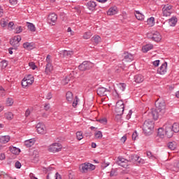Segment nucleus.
<instances>
[{"mask_svg": "<svg viewBox=\"0 0 179 179\" xmlns=\"http://www.w3.org/2000/svg\"><path fill=\"white\" fill-rule=\"evenodd\" d=\"M86 6L90 9V10H94L97 4L94 1H90L87 3Z\"/></svg>", "mask_w": 179, "mask_h": 179, "instance_id": "f3484780", "label": "nucleus"}, {"mask_svg": "<svg viewBox=\"0 0 179 179\" xmlns=\"http://www.w3.org/2000/svg\"><path fill=\"white\" fill-rule=\"evenodd\" d=\"M122 117V114L116 113L115 119L118 122L121 121Z\"/></svg>", "mask_w": 179, "mask_h": 179, "instance_id": "09e8293b", "label": "nucleus"}, {"mask_svg": "<svg viewBox=\"0 0 179 179\" xmlns=\"http://www.w3.org/2000/svg\"><path fill=\"white\" fill-rule=\"evenodd\" d=\"M147 37L148 38H150V40H152V41L159 42L162 40V35H160V33L158 31H155L153 34L152 33H148L147 34Z\"/></svg>", "mask_w": 179, "mask_h": 179, "instance_id": "39448f33", "label": "nucleus"}, {"mask_svg": "<svg viewBox=\"0 0 179 179\" xmlns=\"http://www.w3.org/2000/svg\"><path fill=\"white\" fill-rule=\"evenodd\" d=\"M171 129L173 132H175V134L179 132V124L174 123L173 124H171Z\"/></svg>", "mask_w": 179, "mask_h": 179, "instance_id": "c756f323", "label": "nucleus"}, {"mask_svg": "<svg viewBox=\"0 0 179 179\" xmlns=\"http://www.w3.org/2000/svg\"><path fill=\"white\" fill-rule=\"evenodd\" d=\"M178 21V19H177V17H172L171 19L169 20V23L170 26H172V27H174V26L177 24Z\"/></svg>", "mask_w": 179, "mask_h": 179, "instance_id": "b1692460", "label": "nucleus"}, {"mask_svg": "<svg viewBox=\"0 0 179 179\" xmlns=\"http://www.w3.org/2000/svg\"><path fill=\"white\" fill-rule=\"evenodd\" d=\"M166 72H167V62H165L159 68H158L157 73H159V75H164Z\"/></svg>", "mask_w": 179, "mask_h": 179, "instance_id": "9b49d317", "label": "nucleus"}, {"mask_svg": "<svg viewBox=\"0 0 179 179\" xmlns=\"http://www.w3.org/2000/svg\"><path fill=\"white\" fill-rule=\"evenodd\" d=\"M46 62L47 64H51L52 61H51V55H48L46 57Z\"/></svg>", "mask_w": 179, "mask_h": 179, "instance_id": "13d9d810", "label": "nucleus"}, {"mask_svg": "<svg viewBox=\"0 0 179 179\" xmlns=\"http://www.w3.org/2000/svg\"><path fill=\"white\" fill-rule=\"evenodd\" d=\"M88 170H90L91 171L93 170H96V166L90 163L82 164L80 166V171L81 173H87Z\"/></svg>", "mask_w": 179, "mask_h": 179, "instance_id": "7ed1b4c3", "label": "nucleus"}, {"mask_svg": "<svg viewBox=\"0 0 179 179\" xmlns=\"http://www.w3.org/2000/svg\"><path fill=\"white\" fill-rule=\"evenodd\" d=\"M66 99L68 101L72 103L73 100V94H72V92H67V93L66 94Z\"/></svg>", "mask_w": 179, "mask_h": 179, "instance_id": "c85d7f7f", "label": "nucleus"}, {"mask_svg": "<svg viewBox=\"0 0 179 179\" xmlns=\"http://www.w3.org/2000/svg\"><path fill=\"white\" fill-rule=\"evenodd\" d=\"M10 44L13 46L14 50H17V48L19 45H20V43L19 41H17L16 38H13L10 40Z\"/></svg>", "mask_w": 179, "mask_h": 179, "instance_id": "dca6fc26", "label": "nucleus"}, {"mask_svg": "<svg viewBox=\"0 0 179 179\" xmlns=\"http://www.w3.org/2000/svg\"><path fill=\"white\" fill-rule=\"evenodd\" d=\"M10 152H11L13 155H19V153H20V149L16 147H10Z\"/></svg>", "mask_w": 179, "mask_h": 179, "instance_id": "cd10ccee", "label": "nucleus"}, {"mask_svg": "<svg viewBox=\"0 0 179 179\" xmlns=\"http://www.w3.org/2000/svg\"><path fill=\"white\" fill-rule=\"evenodd\" d=\"M76 136L78 141H82V139H83V134L82 133V131H77Z\"/></svg>", "mask_w": 179, "mask_h": 179, "instance_id": "ea45409f", "label": "nucleus"}, {"mask_svg": "<svg viewBox=\"0 0 179 179\" xmlns=\"http://www.w3.org/2000/svg\"><path fill=\"white\" fill-rule=\"evenodd\" d=\"M173 6L171 5H164V7L162 8V13L163 16H171V13H173Z\"/></svg>", "mask_w": 179, "mask_h": 179, "instance_id": "6e6552de", "label": "nucleus"}, {"mask_svg": "<svg viewBox=\"0 0 179 179\" xmlns=\"http://www.w3.org/2000/svg\"><path fill=\"white\" fill-rule=\"evenodd\" d=\"M34 47H35L34 43L33 42L31 43L26 42L23 43V48L25 50H34Z\"/></svg>", "mask_w": 179, "mask_h": 179, "instance_id": "4468645a", "label": "nucleus"}, {"mask_svg": "<svg viewBox=\"0 0 179 179\" xmlns=\"http://www.w3.org/2000/svg\"><path fill=\"white\" fill-rule=\"evenodd\" d=\"M147 23L148 24H151V26H153V24H155V17H151L148 18L147 20Z\"/></svg>", "mask_w": 179, "mask_h": 179, "instance_id": "79ce46f5", "label": "nucleus"}, {"mask_svg": "<svg viewBox=\"0 0 179 179\" xmlns=\"http://www.w3.org/2000/svg\"><path fill=\"white\" fill-rule=\"evenodd\" d=\"M117 159H118V160L116 162V163L118 166L120 165V163H124V162H126L127 160L122 157H118Z\"/></svg>", "mask_w": 179, "mask_h": 179, "instance_id": "de8ad7c7", "label": "nucleus"}, {"mask_svg": "<svg viewBox=\"0 0 179 179\" xmlns=\"http://www.w3.org/2000/svg\"><path fill=\"white\" fill-rule=\"evenodd\" d=\"M5 117L6 118V120H13V113H12V112H8L5 113Z\"/></svg>", "mask_w": 179, "mask_h": 179, "instance_id": "c9c22d12", "label": "nucleus"}, {"mask_svg": "<svg viewBox=\"0 0 179 179\" xmlns=\"http://www.w3.org/2000/svg\"><path fill=\"white\" fill-rule=\"evenodd\" d=\"M27 27L31 31H36V27L33 23L27 22Z\"/></svg>", "mask_w": 179, "mask_h": 179, "instance_id": "f704fd0d", "label": "nucleus"}, {"mask_svg": "<svg viewBox=\"0 0 179 179\" xmlns=\"http://www.w3.org/2000/svg\"><path fill=\"white\" fill-rule=\"evenodd\" d=\"M48 19L50 22H52V23H55V22H57V20L58 19V17L57 16V14H55V13H52L48 15Z\"/></svg>", "mask_w": 179, "mask_h": 179, "instance_id": "a211bd4d", "label": "nucleus"}, {"mask_svg": "<svg viewBox=\"0 0 179 179\" xmlns=\"http://www.w3.org/2000/svg\"><path fill=\"white\" fill-rule=\"evenodd\" d=\"M128 162H129L128 159L124 161V162H120L119 166H121V167H123L124 169H128Z\"/></svg>", "mask_w": 179, "mask_h": 179, "instance_id": "e433bc0d", "label": "nucleus"}, {"mask_svg": "<svg viewBox=\"0 0 179 179\" xmlns=\"http://www.w3.org/2000/svg\"><path fill=\"white\" fill-rule=\"evenodd\" d=\"M129 162L130 163H136V162H138V163L141 164V160H139V157L138 155H131L129 157Z\"/></svg>", "mask_w": 179, "mask_h": 179, "instance_id": "ddd939ff", "label": "nucleus"}, {"mask_svg": "<svg viewBox=\"0 0 179 179\" xmlns=\"http://www.w3.org/2000/svg\"><path fill=\"white\" fill-rule=\"evenodd\" d=\"M157 136H159L162 139L164 138V131L163 130V128L158 129Z\"/></svg>", "mask_w": 179, "mask_h": 179, "instance_id": "72a5a7b5", "label": "nucleus"}, {"mask_svg": "<svg viewBox=\"0 0 179 179\" xmlns=\"http://www.w3.org/2000/svg\"><path fill=\"white\" fill-rule=\"evenodd\" d=\"M69 80H71L69 79V77H66V78L63 80L62 82H63L64 85H68Z\"/></svg>", "mask_w": 179, "mask_h": 179, "instance_id": "6e6d98bb", "label": "nucleus"}, {"mask_svg": "<svg viewBox=\"0 0 179 179\" xmlns=\"http://www.w3.org/2000/svg\"><path fill=\"white\" fill-rule=\"evenodd\" d=\"M154 128L155 122H153V120H145L143 124V131L146 136L152 135V131H153Z\"/></svg>", "mask_w": 179, "mask_h": 179, "instance_id": "f03ea898", "label": "nucleus"}, {"mask_svg": "<svg viewBox=\"0 0 179 179\" xmlns=\"http://www.w3.org/2000/svg\"><path fill=\"white\" fill-rule=\"evenodd\" d=\"M75 99L76 100L73 102V107L74 108L76 107V106H78V96H76Z\"/></svg>", "mask_w": 179, "mask_h": 179, "instance_id": "bf43d9fd", "label": "nucleus"}, {"mask_svg": "<svg viewBox=\"0 0 179 179\" xmlns=\"http://www.w3.org/2000/svg\"><path fill=\"white\" fill-rule=\"evenodd\" d=\"M24 145L27 148H31L34 145V143L32 139H29L24 141Z\"/></svg>", "mask_w": 179, "mask_h": 179, "instance_id": "473e14b6", "label": "nucleus"}, {"mask_svg": "<svg viewBox=\"0 0 179 179\" xmlns=\"http://www.w3.org/2000/svg\"><path fill=\"white\" fill-rule=\"evenodd\" d=\"M29 86H31L34 83V80H25Z\"/></svg>", "mask_w": 179, "mask_h": 179, "instance_id": "052dcab7", "label": "nucleus"}, {"mask_svg": "<svg viewBox=\"0 0 179 179\" xmlns=\"http://www.w3.org/2000/svg\"><path fill=\"white\" fill-rule=\"evenodd\" d=\"M13 105V99L12 98H8L6 100V106H10Z\"/></svg>", "mask_w": 179, "mask_h": 179, "instance_id": "37998d69", "label": "nucleus"}, {"mask_svg": "<svg viewBox=\"0 0 179 179\" xmlns=\"http://www.w3.org/2000/svg\"><path fill=\"white\" fill-rule=\"evenodd\" d=\"M62 149V145L59 143H55L50 145L48 150L52 153H56V152H61Z\"/></svg>", "mask_w": 179, "mask_h": 179, "instance_id": "0eeeda50", "label": "nucleus"}, {"mask_svg": "<svg viewBox=\"0 0 179 179\" xmlns=\"http://www.w3.org/2000/svg\"><path fill=\"white\" fill-rule=\"evenodd\" d=\"M24 79L28 80H34V77L33 76V75L29 74V75L27 76L26 77H24Z\"/></svg>", "mask_w": 179, "mask_h": 179, "instance_id": "8fccbe9b", "label": "nucleus"}, {"mask_svg": "<svg viewBox=\"0 0 179 179\" xmlns=\"http://www.w3.org/2000/svg\"><path fill=\"white\" fill-rule=\"evenodd\" d=\"M62 54L64 57H68V58H71L73 55V51L63 50Z\"/></svg>", "mask_w": 179, "mask_h": 179, "instance_id": "bb28decb", "label": "nucleus"}, {"mask_svg": "<svg viewBox=\"0 0 179 179\" xmlns=\"http://www.w3.org/2000/svg\"><path fill=\"white\" fill-rule=\"evenodd\" d=\"M143 80H144L143 76L141 74H138L134 76V82H136V83H142Z\"/></svg>", "mask_w": 179, "mask_h": 179, "instance_id": "aec40b11", "label": "nucleus"}, {"mask_svg": "<svg viewBox=\"0 0 179 179\" xmlns=\"http://www.w3.org/2000/svg\"><path fill=\"white\" fill-rule=\"evenodd\" d=\"M120 86L122 92H124L125 90V86H126L125 83H120Z\"/></svg>", "mask_w": 179, "mask_h": 179, "instance_id": "e2e57ef3", "label": "nucleus"}, {"mask_svg": "<svg viewBox=\"0 0 179 179\" xmlns=\"http://www.w3.org/2000/svg\"><path fill=\"white\" fill-rule=\"evenodd\" d=\"M38 157H39L38 152L37 151H34L33 157L31 159L32 163H37V162H38L39 160Z\"/></svg>", "mask_w": 179, "mask_h": 179, "instance_id": "393cba45", "label": "nucleus"}, {"mask_svg": "<svg viewBox=\"0 0 179 179\" xmlns=\"http://www.w3.org/2000/svg\"><path fill=\"white\" fill-rule=\"evenodd\" d=\"M150 50H153V45L152 44H147L143 46L142 48L143 52H148V51H150Z\"/></svg>", "mask_w": 179, "mask_h": 179, "instance_id": "4be33fe9", "label": "nucleus"}, {"mask_svg": "<svg viewBox=\"0 0 179 179\" xmlns=\"http://www.w3.org/2000/svg\"><path fill=\"white\" fill-rule=\"evenodd\" d=\"M137 137H138V132L134 131L131 136L133 141H136Z\"/></svg>", "mask_w": 179, "mask_h": 179, "instance_id": "864d4df0", "label": "nucleus"}, {"mask_svg": "<svg viewBox=\"0 0 179 179\" xmlns=\"http://www.w3.org/2000/svg\"><path fill=\"white\" fill-rule=\"evenodd\" d=\"M21 85H22V87H24V88H26V87H27V86H29L25 78L22 79Z\"/></svg>", "mask_w": 179, "mask_h": 179, "instance_id": "49530a36", "label": "nucleus"}, {"mask_svg": "<svg viewBox=\"0 0 179 179\" xmlns=\"http://www.w3.org/2000/svg\"><path fill=\"white\" fill-rule=\"evenodd\" d=\"M29 66H30V68H31V69L34 70L36 69V68H37V66H36V64L33 62H31L29 63Z\"/></svg>", "mask_w": 179, "mask_h": 179, "instance_id": "3c124183", "label": "nucleus"}, {"mask_svg": "<svg viewBox=\"0 0 179 179\" xmlns=\"http://www.w3.org/2000/svg\"><path fill=\"white\" fill-rule=\"evenodd\" d=\"M135 16H136V19H138V20H143V19H145V15H143V14L141 13V12H139V10L136 11Z\"/></svg>", "mask_w": 179, "mask_h": 179, "instance_id": "7c9ffc66", "label": "nucleus"}, {"mask_svg": "<svg viewBox=\"0 0 179 179\" xmlns=\"http://www.w3.org/2000/svg\"><path fill=\"white\" fill-rule=\"evenodd\" d=\"M107 15H108V16H113V15H117V7L114 6V7L110 8L107 11Z\"/></svg>", "mask_w": 179, "mask_h": 179, "instance_id": "6ab92c4d", "label": "nucleus"}, {"mask_svg": "<svg viewBox=\"0 0 179 179\" xmlns=\"http://www.w3.org/2000/svg\"><path fill=\"white\" fill-rule=\"evenodd\" d=\"M160 64V60H155L152 62V65H154V66H158Z\"/></svg>", "mask_w": 179, "mask_h": 179, "instance_id": "680f3d73", "label": "nucleus"}, {"mask_svg": "<svg viewBox=\"0 0 179 179\" xmlns=\"http://www.w3.org/2000/svg\"><path fill=\"white\" fill-rule=\"evenodd\" d=\"M50 106L49 103H47L45 105L44 110H45V111H48V110H50Z\"/></svg>", "mask_w": 179, "mask_h": 179, "instance_id": "338daca9", "label": "nucleus"}, {"mask_svg": "<svg viewBox=\"0 0 179 179\" xmlns=\"http://www.w3.org/2000/svg\"><path fill=\"white\" fill-rule=\"evenodd\" d=\"M52 64H47L45 66V73H46V75H50V73L52 72Z\"/></svg>", "mask_w": 179, "mask_h": 179, "instance_id": "5701e85b", "label": "nucleus"}, {"mask_svg": "<svg viewBox=\"0 0 179 179\" xmlns=\"http://www.w3.org/2000/svg\"><path fill=\"white\" fill-rule=\"evenodd\" d=\"M13 26H15V23H13V22H10L8 24V27H10V29H11V30H13Z\"/></svg>", "mask_w": 179, "mask_h": 179, "instance_id": "4d7b16f0", "label": "nucleus"}, {"mask_svg": "<svg viewBox=\"0 0 179 179\" xmlns=\"http://www.w3.org/2000/svg\"><path fill=\"white\" fill-rule=\"evenodd\" d=\"M94 135L96 139H101L103 138V133L101 131H98Z\"/></svg>", "mask_w": 179, "mask_h": 179, "instance_id": "a19ab883", "label": "nucleus"}, {"mask_svg": "<svg viewBox=\"0 0 179 179\" xmlns=\"http://www.w3.org/2000/svg\"><path fill=\"white\" fill-rule=\"evenodd\" d=\"M36 131L38 134H40L41 135H45V134H47L45 125H44L43 123L39 122L36 124Z\"/></svg>", "mask_w": 179, "mask_h": 179, "instance_id": "9d476101", "label": "nucleus"}, {"mask_svg": "<svg viewBox=\"0 0 179 179\" xmlns=\"http://www.w3.org/2000/svg\"><path fill=\"white\" fill-rule=\"evenodd\" d=\"M46 99L48 100H51V99H52V94H51V92H49L46 96Z\"/></svg>", "mask_w": 179, "mask_h": 179, "instance_id": "69168bd1", "label": "nucleus"}, {"mask_svg": "<svg viewBox=\"0 0 179 179\" xmlns=\"http://www.w3.org/2000/svg\"><path fill=\"white\" fill-rule=\"evenodd\" d=\"M0 66L1 67V69H5V68L8 66V62L6 60H2L0 62Z\"/></svg>", "mask_w": 179, "mask_h": 179, "instance_id": "4c0bfd02", "label": "nucleus"}, {"mask_svg": "<svg viewBox=\"0 0 179 179\" xmlns=\"http://www.w3.org/2000/svg\"><path fill=\"white\" fill-rule=\"evenodd\" d=\"M92 41H94V43L97 45L101 41V38L99 35L94 36L92 38Z\"/></svg>", "mask_w": 179, "mask_h": 179, "instance_id": "2f4dec72", "label": "nucleus"}, {"mask_svg": "<svg viewBox=\"0 0 179 179\" xmlns=\"http://www.w3.org/2000/svg\"><path fill=\"white\" fill-rule=\"evenodd\" d=\"M9 141H10L9 136H2L0 137V143H8Z\"/></svg>", "mask_w": 179, "mask_h": 179, "instance_id": "a878e982", "label": "nucleus"}, {"mask_svg": "<svg viewBox=\"0 0 179 179\" xmlns=\"http://www.w3.org/2000/svg\"><path fill=\"white\" fill-rule=\"evenodd\" d=\"M155 108H152L151 111L148 113L149 118H152V120H157L159 117H163L164 114L166 113V102L164 100L156 101Z\"/></svg>", "mask_w": 179, "mask_h": 179, "instance_id": "f257e3e1", "label": "nucleus"}, {"mask_svg": "<svg viewBox=\"0 0 179 179\" xmlns=\"http://www.w3.org/2000/svg\"><path fill=\"white\" fill-rule=\"evenodd\" d=\"M93 68V63L89 61H84L81 64L78 66V69L82 72H85V71H89Z\"/></svg>", "mask_w": 179, "mask_h": 179, "instance_id": "20e7f679", "label": "nucleus"}, {"mask_svg": "<svg viewBox=\"0 0 179 179\" xmlns=\"http://www.w3.org/2000/svg\"><path fill=\"white\" fill-rule=\"evenodd\" d=\"M22 31H23V28H22V27H18L16 28V34H17L22 33Z\"/></svg>", "mask_w": 179, "mask_h": 179, "instance_id": "5fc2aeb1", "label": "nucleus"}, {"mask_svg": "<svg viewBox=\"0 0 179 179\" xmlns=\"http://www.w3.org/2000/svg\"><path fill=\"white\" fill-rule=\"evenodd\" d=\"M14 38H15V40L17 41H18V43H20V41H22V36H14Z\"/></svg>", "mask_w": 179, "mask_h": 179, "instance_id": "0e129e2a", "label": "nucleus"}, {"mask_svg": "<svg viewBox=\"0 0 179 179\" xmlns=\"http://www.w3.org/2000/svg\"><path fill=\"white\" fill-rule=\"evenodd\" d=\"M15 169H20L22 167V164L19 161H17L15 164Z\"/></svg>", "mask_w": 179, "mask_h": 179, "instance_id": "603ef678", "label": "nucleus"}, {"mask_svg": "<svg viewBox=\"0 0 179 179\" xmlns=\"http://www.w3.org/2000/svg\"><path fill=\"white\" fill-rule=\"evenodd\" d=\"M10 5H16L17 3V0H9Z\"/></svg>", "mask_w": 179, "mask_h": 179, "instance_id": "774afa93", "label": "nucleus"}, {"mask_svg": "<svg viewBox=\"0 0 179 179\" xmlns=\"http://www.w3.org/2000/svg\"><path fill=\"white\" fill-rule=\"evenodd\" d=\"M98 122H100V124H103V125H106L107 124V118L103 117L99 120H96Z\"/></svg>", "mask_w": 179, "mask_h": 179, "instance_id": "a18cd8bd", "label": "nucleus"}, {"mask_svg": "<svg viewBox=\"0 0 179 179\" xmlns=\"http://www.w3.org/2000/svg\"><path fill=\"white\" fill-rule=\"evenodd\" d=\"M163 128L165 129V135L167 138H173V135H174V131L171 129V124L166 123Z\"/></svg>", "mask_w": 179, "mask_h": 179, "instance_id": "423d86ee", "label": "nucleus"}, {"mask_svg": "<svg viewBox=\"0 0 179 179\" xmlns=\"http://www.w3.org/2000/svg\"><path fill=\"white\" fill-rule=\"evenodd\" d=\"M123 57H124V59H125V61H127V62L134 60V55H132L128 52H124Z\"/></svg>", "mask_w": 179, "mask_h": 179, "instance_id": "2eb2a0df", "label": "nucleus"}, {"mask_svg": "<svg viewBox=\"0 0 179 179\" xmlns=\"http://www.w3.org/2000/svg\"><path fill=\"white\" fill-rule=\"evenodd\" d=\"M0 24H1V27H6L8 22H6V20L5 19L2 18L1 20Z\"/></svg>", "mask_w": 179, "mask_h": 179, "instance_id": "c03bdc74", "label": "nucleus"}, {"mask_svg": "<svg viewBox=\"0 0 179 179\" xmlns=\"http://www.w3.org/2000/svg\"><path fill=\"white\" fill-rule=\"evenodd\" d=\"M124 101L122 100L118 101L116 103L115 106V113L116 114H124Z\"/></svg>", "mask_w": 179, "mask_h": 179, "instance_id": "1a4fd4ad", "label": "nucleus"}, {"mask_svg": "<svg viewBox=\"0 0 179 179\" xmlns=\"http://www.w3.org/2000/svg\"><path fill=\"white\" fill-rule=\"evenodd\" d=\"M92 37V32L88 31V32H85L83 35V38H85V40H89V38H90Z\"/></svg>", "mask_w": 179, "mask_h": 179, "instance_id": "58836bf2", "label": "nucleus"}, {"mask_svg": "<svg viewBox=\"0 0 179 179\" xmlns=\"http://www.w3.org/2000/svg\"><path fill=\"white\" fill-rule=\"evenodd\" d=\"M167 146L171 150H176L177 148V143H176V141L169 142L168 143Z\"/></svg>", "mask_w": 179, "mask_h": 179, "instance_id": "412c9836", "label": "nucleus"}, {"mask_svg": "<svg viewBox=\"0 0 179 179\" xmlns=\"http://www.w3.org/2000/svg\"><path fill=\"white\" fill-rule=\"evenodd\" d=\"M108 92V90H107V89L103 87H100L96 90L98 96H100L101 97L103 96H106Z\"/></svg>", "mask_w": 179, "mask_h": 179, "instance_id": "f8f14e48", "label": "nucleus"}]
</instances>
